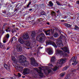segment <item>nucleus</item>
Returning a JSON list of instances; mask_svg holds the SVG:
<instances>
[{
    "instance_id": "obj_12",
    "label": "nucleus",
    "mask_w": 79,
    "mask_h": 79,
    "mask_svg": "<svg viewBox=\"0 0 79 79\" xmlns=\"http://www.w3.org/2000/svg\"><path fill=\"white\" fill-rule=\"evenodd\" d=\"M31 64L33 66H38V64L37 63H36L35 62V59H31Z\"/></svg>"
},
{
    "instance_id": "obj_17",
    "label": "nucleus",
    "mask_w": 79,
    "mask_h": 79,
    "mask_svg": "<svg viewBox=\"0 0 79 79\" xmlns=\"http://www.w3.org/2000/svg\"><path fill=\"white\" fill-rule=\"evenodd\" d=\"M61 50H63L65 52H68L69 49L67 47H65L64 48H61Z\"/></svg>"
},
{
    "instance_id": "obj_19",
    "label": "nucleus",
    "mask_w": 79,
    "mask_h": 79,
    "mask_svg": "<svg viewBox=\"0 0 79 79\" xmlns=\"http://www.w3.org/2000/svg\"><path fill=\"white\" fill-rule=\"evenodd\" d=\"M51 69V68L49 67H47L46 68V70L48 71V73H50L52 71Z\"/></svg>"
},
{
    "instance_id": "obj_1",
    "label": "nucleus",
    "mask_w": 79,
    "mask_h": 79,
    "mask_svg": "<svg viewBox=\"0 0 79 79\" xmlns=\"http://www.w3.org/2000/svg\"><path fill=\"white\" fill-rule=\"evenodd\" d=\"M19 59L20 63H21L23 66H27L29 65V62L26 61V58L24 56L22 55H20L18 57Z\"/></svg>"
},
{
    "instance_id": "obj_11",
    "label": "nucleus",
    "mask_w": 79,
    "mask_h": 79,
    "mask_svg": "<svg viewBox=\"0 0 79 79\" xmlns=\"http://www.w3.org/2000/svg\"><path fill=\"white\" fill-rule=\"evenodd\" d=\"M22 37L24 40H25V39H29V35H28V33H26L23 35Z\"/></svg>"
},
{
    "instance_id": "obj_23",
    "label": "nucleus",
    "mask_w": 79,
    "mask_h": 79,
    "mask_svg": "<svg viewBox=\"0 0 79 79\" xmlns=\"http://www.w3.org/2000/svg\"><path fill=\"white\" fill-rule=\"evenodd\" d=\"M12 61L14 62V63H16V59L15 57H13L12 58Z\"/></svg>"
},
{
    "instance_id": "obj_28",
    "label": "nucleus",
    "mask_w": 79,
    "mask_h": 79,
    "mask_svg": "<svg viewBox=\"0 0 79 79\" xmlns=\"http://www.w3.org/2000/svg\"><path fill=\"white\" fill-rule=\"evenodd\" d=\"M54 36L55 37H56L58 36V34L57 33H55L54 34Z\"/></svg>"
},
{
    "instance_id": "obj_32",
    "label": "nucleus",
    "mask_w": 79,
    "mask_h": 79,
    "mask_svg": "<svg viewBox=\"0 0 79 79\" xmlns=\"http://www.w3.org/2000/svg\"><path fill=\"white\" fill-rule=\"evenodd\" d=\"M41 15H45V13L44 12H41Z\"/></svg>"
},
{
    "instance_id": "obj_30",
    "label": "nucleus",
    "mask_w": 79,
    "mask_h": 79,
    "mask_svg": "<svg viewBox=\"0 0 79 79\" xmlns=\"http://www.w3.org/2000/svg\"><path fill=\"white\" fill-rule=\"evenodd\" d=\"M69 67V66H66L63 69V70L64 71H65V70H66L68 69V68Z\"/></svg>"
},
{
    "instance_id": "obj_51",
    "label": "nucleus",
    "mask_w": 79,
    "mask_h": 79,
    "mask_svg": "<svg viewBox=\"0 0 79 79\" xmlns=\"http://www.w3.org/2000/svg\"><path fill=\"white\" fill-rule=\"evenodd\" d=\"M61 21L62 22H63V21H64V20H61Z\"/></svg>"
},
{
    "instance_id": "obj_47",
    "label": "nucleus",
    "mask_w": 79,
    "mask_h": 79,
    "mask_svg": "<svg viewBox=\"0 0 79 79\" xmlns=\"http://www.w3.org/2000/svg\"><path fill=\"white\" fill-rule=\"evenodd\" d=\"M11 32H12V33H14V31H11Z\"/></svg>"
},
{
    "instance_id": "obj_31",
    "label": "nucleus",
    "mask_w": 79,
    "mask_h": 79,
    "mask_svg": "<svg viewBox=\"0 0 79 79\" xmlns=\"http://www.w3.org/2000/svg\"><path fill=\"white\" fill-rule=\"evenodd\" d=\"M56 13H55L54 11H52V15H53V16H56Z\"/></svg>"
},
{
    "instance_id": "obj_53",
    "label": "nucleus",
    "mask_w": 79,
    "mask_h": 79,
    "mask_svg": "<svg viewBox=\"0 0 79 79\" xmlns=\"http://www.w3.org/2000/svg\"><path fill=\"white\" fill-rule=\"evenodd\" d=\"M27 49H29V48H27Z\"/></svg>"
},
{
    "instance_id": "obj_3",
    "label": "nucleus",
    "mask_w": 79,
    "mask_h": 79,
    "mask_svg": "<svg viewBox=\"0 0 79 79\" xmlns=\"http://www.w3.org/2000/svg\"><path fill=\"white\" fill-rule=\"evenodd\" d=\"M18 41H19V42L21 44H25L27 47H29V48H31V43H30V42H29V41L25 42V41L23 40V38H20L18 39Z\"/></svg>"
},
{
    "instance_id": "obj_15",
    "label": "nucleus",
    "mask_w": 79,
    "mask_h": 79,
    "mask_svg": "<svg viewBox=\"0 0 79 79\" xmlns=\"http://www.w3.org/2000/svg\"><path fill=\"white\" fill-rule=\"evenodd\" d=\"M4 66L6 70H7V71H9L10 70V66L6 64H4Z\"/></svg>"
},
{
    "instance_id": "obj_26",
    "label": "nucleus",
    "mask_w": 79,
    "mask_h": 79,
    "mask_svg": "<svg viewBox=\"0 0 79 79\" xmlns=\"http://www.w3.org/2000/svg\"><path fill=\"white\" fill-rule=\"evenodd\" d=\"M64 25L65 26H66L67 27H70L71 25H70L69 24H68V23H65L64 24Z\"/></svg>"
},
{
    "instance_id": "obj_45",
    "label": "nucleus",
    "mask_w": 79,
    "mask_h": 79,
    "mask_svg": "<svg viewBox=\"0 0 79 79\" xmlns=\"http://www.w3.org/2000/svg\"><path fill=\"white\" fill-rule=\"evenodd\" d=\"M47 24H48V25H50V23H47Z\"/></svg>"
},
{
    "instance_id": "obj_58",
    "label": "nucleus",
    "mask_w": 79,
    "mask_h": 79,
    "mask_svg": "<svg viewBox=\"0 0 79 79\" xmlns=\"http://www.w3.org/2000/svg\"><path fill=\"white\" fill-rule=\"evenodd\" d=\"M60 32V33H61V32Z\"/></svg>"
},
{
    "instance_id": "obj_10",
    "label": "nucleus",
    "mask_w": 79,
    "mask_h": 79,
    "mask_svg": "<svg viewBox=\"0 0 79 79\" xmlns=\"http://www.w3.org/2000/svg\"><path fill=\"white\" fill-rule=\"evenodd\" d=\"M15 68L17 69L19 71H22L23 69V67L19 66V64H16L15 65Z\"/></svg>"
},
{
    "instance_id": "obj_35",
    "label": "nucleus",
    "mask_w": 79,
    "mask_h": 79,
    "mask_svg": "<svg viewBox=\"0 0 79 79\" xmlns=\"http://www.w3.org/2000/svg\"><path fill=\"white\" fill-rule=\"evenodd\" d=\"M65 79H70V77L68 76V75L66 76L65 78Z\"/></svg>"
},
{
    "instance_id": "obj_16",
    "label": "nucleus",
    "mask_w": 79,
    "mask_h": 79,
    "mask_svg": "<svg viewBox=\"0 0 79 79\" xmlns=\"http://www.w3.org/2000/svg\"><path fill=\"white\" fill-rule=\"evenodd\" d=\"M16 41H17L16 38L15 37V36H14L11 40V42L15 44V43Z\"/></svg>"
},
{
    "instance_id": "obj_8",
    "label": "nucleus",
    "mask_w": 79,
    "mask_h": 79,
    "mask_svg": "<svg viewBox=\"0 0 79 79\" xmlns=\"http://www.w3.org/2000/svg\"><path fill=\"white\" fill-rule=\"evenodd\" d=\"M46 44L52 45H53V47H55V48H56V47H57V46H56V44H55V43L53 42L48 41L46 43Z\"/></svg>"
},
{
    "instance_id": "obj_43",
    "label": "nucleus",
    "mask_w": 79,
    "mask_h": 79,
    "mask_svg": "<svg viewBox=\"0 0 79 79\" xmlns=\"http://www.w3.org/2000/svg\"><path fill=\"white\" fill-rule=\"evenodd\" d=\"M32 9H29V11H32Z\"/></svg>"
},
{
    "instance_id": "obj_25",
    "label": "nucleus",
    "mask_w": 79,
    "mask_h": 79,
    "mask_svg": "<svg viewBox=\"0 0 79 79\" xmlns=\"http://www.w3.org/2000/svg\"><path fill=\"white\" fill-rule=\"evenodd\" d=\"M9 37H10V35H9V34H7L5 35L4 38H5V39H9Z\"/></svg>"
},
{
    "instance_id": "obj_54",
    "label": "nucleus",
    "mask_w": 79,
    "mask_h": 79,
    "mask_svg": "<svg viewBox=\"0 0 79 79\" xmlns=\"http://www.w3.org/2000/svg\"><path fill=\"white\" fill-rule=\"evenodd\" d=\"M1 79H4V78H2Z\"/></svg>"
},
{
    "instance_id": "obj_48",
    "label": "nucleus",
    "mask_w": 79,
    "mask_h": 79,
    "mask_svg": "<svg viewBox=\"0 0 79 79\" xmlns=\"http://www.w3.org/2000/svg\"><path fill=\"white\" fill-rule=\"evenodd\" d=\"M25 77V76H22V77H23V78H24V77Z\"/></svg>"
},
{
    "instance_id": "obj_49",
    "label": "nucleus",
    "mask_w": 79,
    "mask_h": 79,
    "mask_svg": "<svg viewBox=\"0 0 79 79\" xmlns=\"http://www.w3.org/2000/svg\"><path fill=\"white\" fill-rule=\"evenodd\" d=\"M65 56H67V54H65Z\"/></svg>"
},
{
    "instance_id": "obj_21",
    "label": "nucleus",
    "mask_w": 79,
    "mask_h": 79,
    "mask_svg": "<svg viewBox=\"0 0 79 79\" xmlns=\"http://www.w3.org/2000/svg\"><path fill=\"white\" fill-rule=\"evenodd\" d=\"M35 32L34 31H32L31 35L32 37H35Z\"/></svg>"
},
{
    "instance_id": "obj_34",
    "label": "nucleus",
    "mask_w": 79,
    "mask_h": 79,
    "mask_svg": "<svg viewBox=\"0 0 79 79\" xmlns=\"http://www.w3.org/2000/svg\"><path fill=\"white\" fill-rule=\"evenodd\" d=\"M6 38H4L3 40V43H6Z\"/></svg>"
},
{
    "instance_id": "obj_37",
    "label": "nucleus",
    "mask_w": 79,
    "mask_h": 79,
    "mask_svg": "<svg viewBox=\"0 0 79 79\" xmlns=\"http://www.w3.org/2000/svg\"><path fill=\"white\" fill-rule=\"evenodd\" d=\"M17 76L19 77H21V75L19 73H18V75H17Z\"/></svg>"
},
{
    "instance_id": "obj_44",
    "label": "nucleus",
    "mask_w": 79,
    "mask_h": 79,
    "mask_svg": "<svg viewBox=\"0 0 79 79\" xmlns=\"http://www.w3.org/2000/svg\"><path fill=\"white\" fill-rule=\"evenodd\" d=\"M14 78H15V77H11V79H13Z\"/></svg>"
},
{
    "instance_id": "obj_7",
    "label": "nucleus",
    "mask_w": 79,
    "mask_h": 79,
    "mask_svg": "<svg viewBox=\"0 0 79 79\" xmlns=\"http://www.w3.org/2000/svg\"><path fill=\"white\" fill-rule=\"evenodd\" d=\"M35 70H36L37 72L40 74V77H42V76H43L44 73L42 72V68H41V67H39V69H36Z\"/></svg>"
},
{
    "instance_id": "obj_24",
    "label": "nucleus",
    "mask_w": 79,
    "mask_h": 79,
    "mask_svg": "<svg viewBox=\"0 0 79 79\" xmlns=\"http://www.w3.org/2000/svg\"><path fill=\"white\" fill-rule=\"evenodd\" d=\"M66 74V73L63 72L60 74V77H63L64 76V75Z\"/></svg>"
},
{
    "instance_id": "obj_13",
    "label": "nucleus",
    "mask_w": 79,
    "mask_h": 79,
    "mask_svg": "<svg viewBox=\"0 0 79 79\" xmlns=\"http://www.w3.org/2000/svg\"><path fill=\"white\" fill-rule=\"evenodd\" d=\"M48 55H52L53 54V53L52 48H48Z\"/></svg>"
},
{
    "instance_id": "obj_38",
    "label": "nucleus",
    "mask_w": 79,
    "mask_h": 79,
    "mask_svg": "<svg viewBox=\"0 0 79 79\" xmlns=\"http://www.w3.org/2000/svg\"><path fill=\"white\" fill-rule=\"evenodd\" d=\"M56 3L57 4V5H60V2H56Z\"/></svg>"
},
{
    "instance_id": "obj_14",
    "label": "nucleus",
    "mask_w": 79,
    "mask_h": 79,
    "mask_svg": "<svg viewBox=\"0 0 79 79\" xmlns=\"http://www.w3.org/2000/svg\"><path fill=\"white\" fill-rule=\"evenodd\" d=\"M56 53L57 54H59L60 55H64V54H63V52L59 49L56 50Z\"/></svg>"
},
{
    "instance_id": "obj_56",
    "label": "nucleus",
    "mask_w": 79,
    "mask_h": 79,
    "mask_svg": "<svg viewBox=\"0 0 79 79\" xmlns=\"http://www.w3.org/2000/svg\"><path fill=\"white\" fill-rule=\"evenodd\" d=\"M43 48V47H42L41 48Z\"/></svg>"
},
{
    "instance_id": "obj_40",
    "label": "nucleus",
    "mask_w": 79,
    "mask_h": 79,
    "mask_svg": "<svg viewBox=\"0 0 79 79\" xmlns=\"http://www.w3.org/2000/svg\"><path fill=\"white\" fill-rule=\"evenodd\" d=\"M48 66H53V65L52 64H48Z\"/></svg>"
},
{
    "instance_id": "obj_20",
    "label": "nucleus",
    "mask_w": 79,
    "mask_h": 79,
    "mask_svg": "<svg viewBox=\"0 0 79 79\" xmlns=\"http://www.w3.org/2000/svg\"><path fill=\"white\" fill-rule=\"evenodd\" d=\"M55 57L54 56L52 57L51 58V63H54V62L55 61Z\"/></svg>"
},
{
    "instance_id": "obj_52",
    "label": "nucleus",
    "mask_w": 79,
    "mask_h": 79,
    "mask_svg": "<svg viewBox=\"0 0 79 79\" xmlns=\"http://www.w3.org/2000/svg\"><path fill=\"white\" fill-rule=\"evenodd\" d=\"M9 32H11V31H10V30H9Z\"/></svg>"
},
{
    "instance_id": "obj_2",
    "label": "nucleus",
    "mask_w": 79,
    "mask_h": 79,
    "mask_svg": "<svg viewBox=\"0 0 79 79\" xmlns=\"http://www.w3.org/2000/svg\"><path fill=\"white\" fill-rule=\"evenodd\" d=\"M66 61V59H61L59 60L57 63L56 66L53 69H52L54 71H55L57 70V69L60 67V64H63L64 63H65Z\"/></svg>"
},
{
    "instance_id": "obj_4",
    "label": "nucleus",
    "mask_w": 79,
    "mask_h": 79,
    "mask_svg": "<svg viewBox=\"0 0 79 79\" xmlns=\"http://www.w3.org/2000/svg\"><path fill=\"white\" fill-rule=\"evenodd\" d=\"M77 59V56H75V57H73L72 59L69 60L70 62H74V63H72V65H76V64H77V62L76 61V59Z\"/></svg>"
},
{
    "instance_id": "obj_9",
    "label": "nucleus",
    "mask_w": 79,
    "mask_h": 79,
    "mask_svg": "<svg viewBox=\"0 0 79 79\" xmlns=\"http://www.w3.org/2000/svg\"><path fill=\"white\" fill-rule=\"evenodd\" d=\"M53 32H54L53 31H52V30H49L47 31V32L46 33V34L47 35H50V34L51 35H53Z\"/></svg>"
},
{
    "instance_id": "obj_29",
    "label": "nucleus",
    "mask_w": 79,
    "mask_h": 79,
    "mask_svg": "<svg viewBox=\"0 0 79 79\" xmlns=\"http://www.w3.org/2000/svg\"><path fill=\"white\" fill-rule=\"evenodd\" d=\"M49 4L50 6H53V3H52V1H50L49 2Z\"/></svg>"
},
{
    "instance_id": "obj_39",
    "label": "nucleus",
    "mask_w": 79,
    "mask_h": 79,
    "mask_svg": "<svg viewBox=\"0 0 79 79\" xmlns=\"http://www.w3.org/2000/svg\"><path fill=\"white\" fill-rule=\"evenodd\" d=\"M10 29V27H7V29L6 30V32H8V29Z\"/></svg>"
},
{
    "instance_id": "obj_42",
    "label": "nucleus",
    "mask_w": 79,
    "mask_h": 79,
    "mask_svg": "<svg viewBox=\"0 0 79 79\" xmlns=\"http://www.w3.org/2000/svg\"><path fill=\"white\" fill-rule=\"evenodd\" d=\"M9 49H10V47H8L7 48L6 50H9Z\"/></svg>"
},
{
    "instance_id": "obj_36",
    "label": "nucleus",
    "mask_w": 79,
    "mask_h": 79,
    "mask_svg": "<svg viewBox=\"0 0 79 79\" xmlns=\"http://www.w3.org/2000/svg\"><path fill=\"white\" fill-rule=\"evenodd\" d=\"M31 2H29L28 4L27 5V7H29V5H30V4H31Z\"/></svg>"
},
{
    "instance_id": "obj_22",
    "label": "nucleus",
    "mask_w": 79,
    "mask_h": 79,
    "mask_svg": "<svg viewBox=\"0 0 79 79\" xmlns=\"http://www.w3.org/2000/svg\"><path fill=\"white\" fill-rule=\"evenodd\" d=\"M17 50L19 52L22 51V48H21V47H20L19 48H17Z\"/></svg>"
},
{
    "instance_id": "obj_5",
    "label": "nucleus",
    "mask_w": 79,
    "mask_h": 79,
    "mask_svg": "<svg viewBox=\"0 0 79 79\" xmlns=\"http://www.w3.org/2000/svg\"><path fill=\"white\" fill-rule=\"evenodd\" d=\"M61 39H62V37L60 36V37L56 40V44L58 47H60L61 45H63V44H62V40H61Z\"/></svg>"
},
{
    "instance_id": "obj_50",
    "label": "nucleus",
    "mask_w": 79,
    "mask_h": 79,
    "mask_svg": "<svg viewBox=\"0 0 79 79\" xmlns=\"http://www.w3.org/2000/svg\"><path fill=\"white\" fill-rule=\"evenodd\" d=\"M12 27H15V25H12Z\"/></svg>"
},
{
    "instance_id": "obj_46",
    "label": "nucleus",
    "mask_w": 79,
    "mask_h": 79,
    "mask_svg": "<svg viewBox=\"0 0 79 79\" xmlns=\"http://www.w3.org/2000/svg\"><path fill=\"white\" fill-rule=\"evenodd\" d=\"M77 70H79V65L78 66V68L77 69Z\"/></svg>"
},
{
    "instance_id": "obj_41",
    "label": "nucleus",
    "mask_w": 79,
    "mask_h": 79,
    "mask_svg": "<svg viewBox=\"0 0 79 79\" xmlns=\"http://www.w3.org/2000/svg\"><path fill=\"white\" fill-rule=\"evenodd\" d=\"M76 3H77V4H79V1H77Z\"/></svg>"
},
{
    "instance_id": "obj_18",
    "label": "nucleus",
    "mask_w": 79,
    "mask_h": 79,
    "mask_svg": "<svg viewBox=\"0 0 79 79\" xmlns=\"http://www.w3.org/2000/svg\"><path fill=\"white\" fill-rule=\"evenodd\" d=\"M29 73V69L27 68L23 70V73L25 74H27Z\"/></svg>"
},
{
    "instance_id": "obj_55",
    "label": "nucleus",
    "mask_w": 79,
    "mask_h": 79,
    "mask_svg": "<svg viewBox=\"0 0 79 79\" xmlns=\"http://www.w3.org/2000/svg\"><path fill=\"white\" fill-rule=\"evenodd\" d=\"M34 55H36V54L35 53Z\"/></svg>"
},
{
    "instance_id": "obj_33",
    "label": "nucleus",
    "mask_w": 79,
    "mask_h": 79,
    "mask_svg": "<svg viewBox=\"0 0 79 79\" xmlns=\"http://www.w3.org/2000/svg\"><path fill=\"white\" fill-rule=\"evenodd\" d=\"M75 27L76 28L75 29H76L77 30H79V28L77 26L75 25Z\"/></svg>"
},
{
    "instance_id": "obj_57",
    "label": "nucleus",
    "mask_w": 79,
    "mask_h": 79,
    "mask_svg": "<svg viewBox=\"0 0 79 79\" xmlns=\"http://www.w3.org/2000/svg\"><path fill=\"white\" fill-rule=\"evenodd\" d=\"M38 37H39V35H38Z\"/></svg>"
},
{
    "instance_id": "obj_6",
    "label": "nucleus",
    "mask_w": 79,
    "mask_h": 79,
    "mask_svg": "<svg viewBox=\"0 0 79 79\" xmlns=\"http://www.w3.org/2000/svg\"><path fill=\"white\" fill-rule=\"evenodd\" d=\"M39 38H40V40L42 41L44 39H45V34L44 33H41L39 35Z\"/></svg>"
},
{
    "instance_id": "obj_27",
    "label": "nucleus",
    "mask_w": 79,
    "mask_h": 79,
    "mask_svg": "<svg viewBox=\"0 0 79 79\" xmlns=\"http://www.w3.org/2000/svg\"><path fill=\"white\" fill-rule=\"evenodd\" d=\"M4 47V45H3V44L0 43V48H3Z\"/></svg>"
}]
</instances>
